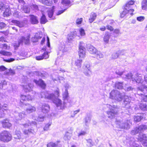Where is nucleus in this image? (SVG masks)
Segmentation results:
<instances>
[{"mask_svg": "<svg viewBox=\"0 0 147 147\" xmlns=\"http://www.w3.org/2000/svg\"><path fill=\"white\" fill-rule=\"evenodd\" d=\"M110 97L111 98L115 99L118 101H120L124 98L122 104V106L127 109L130 108V100L127 96H125L124 93H121L117 90H113L110 93Z\"/></svg>", "mask_w": 147, "mask_h": 147, "instance_id": "nucleus-1", "label": "nucleus"}, {"mask_svg": "<svg viewBox=\"0 0 147 147\" xmlns=\"http://www.w3.org/2000/svg\"><path fill=\"white\" fill-rule=\"evenodd\" d=\"M22 125L25 128L29 126L31 127V128L28 129H24L23 130V132L25 135H28L30 134H36L37 131V123L35 121H30L29 120H28L26 123Z\"/></svg>", "mask_w": 147, "mask_h": 147, "instance_id": "nucleus-2", "label": "nucleus"}, {"mask_svg": "<svg viewBox=\"0 0 147 147\" xmlns=\"http://www.w3.org/2000/svg\"><path fill=\"white\" fill-rule=\"evenodd\" d=\"M109 108V111H107L108 117L110 119L114 118L115 116L117 115L120 109L117 105L111 106L107 104L106 105Z\"/></svg>", "mask_w": 147, "mask_h": 147, "instance_id": "nucleus-3", "label": "nucleus"}, {"mask_svg": "<svg viewBox=\"0 0 147 147\" xmlns=\"http://www.w3.org/2000/svg\"><path fill=\"white\" fill-rule=\"evenodd\" d=\"M135 78H132V81L133 82H134V83H138L139 84H141L142 86L141 87H139L138 88L139 89V91L138 92L139 93L140 91H143L144 90V89L143 88V86H145V85H144L143 84H142V83L144 81L142 80V77L141 74H136L135 75Z\"/></svg>", "mask_w": 147, "mask_h": 147, "instance_id": "nucleus-4", "label": "nucleus"}, {"mask_svg": "<svg viewBox=\"0 0 147 147\" xmlns=\"http://www.w3.org/2000/svg\"><path fill=\"white\" fill-rule=\"evenodd\" d=\"M12 138L11 134L7 131H4L0 134V140L4 142H8Z\"/></svg>", "mask_w": 147, "mask_h": 147, "instance_id": "nucleus-5", "label": "nucleus"}, {"mask_svg": "<svg viewBox=\"0 0 147 147\" xmlns=\"http://www.w3.org/2000/svg\"><path fill=\"white\" fill-rule=\"evenodd\" d=\"M147 129V125H141L138 127H136L131 132V134L132 135H136L138 133H142Z\"/></svg>", "mask_w": 147, "mask_h": 147, "instance_id": "nucleus-6", "label": "nucleus"}, {"mask_svg": "<svg viewBox=\"0 0 147 147\" xmlns=\"http://www.w3.org/2000/svg\"><path fill=\"white\" fill-rule=\"evenodd\" d=\"M130 121L127 120L123 122H121L120 121L118 120L116 121L115 123L117 128L122 129H127L129 127Z\"/></svg>", "mask_w": 147, "mask_h": 147, "instance_id": "nucleus-7", "label": "nucleus"}, {"mask_svg": "<svg viewBox=\"0 0 147 147\" xmlns=\"http://www.w3.org/2000/svg\"><path fill=\"white\" fill-rule=\"evenodd\" d=\"M40 96L42 98H44L52 100H54L55 99V96L54 94H49L46 91L41 92Z\"/></svg>", "mask_w": 147, "mask_h": 147, "instance_id": "nucleus-8", "label": "nucleus"}, {"mask_svg": "<svg viewBox=\"0 0 147 147\" xmlns=\"http://www.w3.org/2000/svg\"><path fill=\"white\" fill-rule=\"evenodd\" d=\"M86 49L84 46V43L83 42H80L79 54L80 58L84 57L85 55Z\"/></svg>", "mask_w": 147, "mask_h": 147, "instance_id": "nucleus-9", "label": "nucleus"}, {"mask_svg": "<svg viewBox=\"0 0 147 147\" xmlns=\"http://www.w3.org/2000/svg\"><path fill=\"white\" fill-rule=\"evenodd\" d=\"M83 68L84 69L83 73L84 74L87 76H90L91 71L89 63H85L84 66L83 67Z\"/></svg>", "mask_w": 147, "mask_h": 147, "instance_id": "nucleus-10", "label": "nucleus"}, {"mask_svg": "<svg viewBox=\"0 0 147 147\" xmlns=\"http://www.w3.org/2000/svg\"><path fill=\"white\" fill-rule=\"evenodd\" d=\"M70 2L69 0H62L61 3L64 6H65V9L63 10H61L58 11L56 13L57 15H59L63 13L69 7V5L70 4Z\"/></svg>", "mask_w": 147, "mask_h": 147, "instance_id": "nucleus-11", "label": "nucleus"}, {"mask_svg": "<svg viewBox=\"0 0 147 147\" xmlns=\"http://www.w3.org/2000/svg\"><path fill=\"white\" fill-rule=\"evenodd\" d=\"M40 107L42 112L44 113H47L50 109L49 105L45 103H41Z\"/></svg>", "mask_w": 147, "mask_h": 147, "instance_id": "nucleus-12", "label": "nucleus"}, {"mask_svg": "<svg viewBox=\"0 0 147 147\" xmlns=\"http://www.w3.org/2000/svg\"><path fill=\"white\" fill-rule=\"evenodd\" d=\"M24 108L26 112L28 113H32L35 112L36 110V108L34 106L29 104L25 105Z\"/></svg>", "mask_w": 147, "mask_h": 147, "instance_id": "nucleus-13", "label": "nucleus"}, {"mask_svg": "<svg viewBox=\"0 0 147 147\" xmlns=\"http://www.w3.org/2000/svg\"><path fill=\"white\" fill-rule=\"evenodd\" d=\"M50 52H49L46 51L44 52V53L42 55H40L35 57L36 59L37 60H40L43 59H46L49 58V55L48 53H50Z\"/></svg>", "mask_w": 147, "mask_h": 147, "instance_id": "nucleus-14", "label": "nucleus"}, {"mask_svg": "<svg viewBox=\"0 0 147 147\" xmlns=\"http://www.w3.org/2000/svg\"><path fill=\"white\" fill-rule=\"evenodd\" d=\"M14 115L15 118L17 120H21L26 116V114L24 113H18L16 112L14 113Z\"/></svg>", "mask_w": 147, "mask_h": 147, "instance_id": "nucleus-15", "label": "nucleus"}, {"mask_svg": "<svg viewBox=\"0 0 147 147\" xmlns=\"http://www.w3.org/2000/svg\"><path fill=\"white\" fill-rule=\"evenodd\" d=\"M30 34H28L26 37L22 36L19 39L22 44L24 42L25 44H28L30 43Z\"/></svg>", "mask_w": 147, "mask_h": 147, "instance_id": "nucleus-16", "label": "nucleus"}, {"mask_svg": "<svg viewBox=\"0 0 147 147\" xmlns=\"http://www.w3.org/2000/svg\"><path fill=\"white\" fill-rule=\"evenodd\" d=\"M77 36L76 31L71 32L68 35L67 39L69 42H70Z\"/></svg>", "mask_w": 147, "mask_h": 147, "instance_id": "nucleus-17", "label": "nucleus"}, {"mask_svg": "<svg viewBox=\"0 0 147 147\" xmlns=\"http://www.w3.org/2000/svg\"><path fill=\"white\" fill-rule=\"evenodd\" d=\"M30 17V23L33 24H37L38 23V19L37 17L34 15H31L29 16Z\"/></svg>", "mask_w": 147, "mask_h": 147, "instance_id": "nucleus-18", "label": "nucleus"}, {"mask_svg": "<svg viewBox=\"0 0 147 147\" xmlns=\"http://www.w3.org/2000/svg\"><path fill=\"white\" fill-rule=\"evenodd\" d=\"M124 10L121 13V18L123 17L127 13H130V12H132L134 11V9H129V8H127V7H124Z\"/></svg>", "mask_w": 147, "mask_h": 147, "instance_id": "nucleus-19", "label": "nucleus"}, {"mask_svg": "<svg viewBox=\"0 0 147 147\" xmlns=\"http://www.w3.org/2000/svg\"><path fill=\"white\" fill-rule=\"evenodd\" d=\"M23 86L24 91L26 92H28L32 90L34 85L33 84L29 83L27 85H23Z\"/></svg>", "mask_w": 147, "mask_h": 147, "instance_id": "nucleus-20", "label": "nucleus"}, {"mask_svg": "<svg viewBox=\"0 0 147 147\" xmlns=\"http://www.w3.org/2000/svg\"><path fill=\"white\" fill-rule=\"evenodd\" d=\"M87 49L89 52L92 54H94L97 51L96 49L90 44L87 45Z\"/></svg>", "mask_w": 147, "mask_h": 147, "instance_id": "nucleus-21", "label": "nucleus"}, {"mask_svg": "<svg viewBox=\"0 0 147 147\" xmlns=\"http://www.w3.org/2000/svg\"><path fill=\"white\" fill-rule=\"evenodd\" d=\"M34 81L36 84L40 86L42 88H45L46 86L45 84L42 80L40 79L38 81L34 80Z\"/></svg>", "mask_w": 147, "mask_h": 147, "instance_id": "nucleus-22", "label": "nucleus"}, {"mask_svg": "<svg viewBox=\"0 0 147 147\" xmlns=\"http://www.w3.org/2000/svg\"><path fill=\"white\" fill-rule=\"evenodd\" d=\"M63 98L64 99V105L65 106L67 105V104H66V101H67L68 99L69 95L68 90H65V92L63 95Z\"/></svg>", "mask_w": 147, "mask_h": 147, "instance_id": "nucleus-23", "label": "nucleus"}, {"mask_svg": "<svg viewBox=\"0 0 147 147\" xmlns=\"http://www.w3.org/2000/svg\"><path fill=\"white\" fill-rule=\"evenodd\" d=\"M32 98L31 96L28 95L27 96H26L24 95H22L20 97V101H21L22 100L23 101H30L32 100Z\"/></svg>", "mask_w": 147, "mask_h": 147, "instance_id": "nucleus-24", "label": "nucleus"}, {"mask_svg": "<svg viewBox=\"0 0 147 147\" xmlns=\"http://www.w3.org/2000/svg\"><path fill=\"white\" fill-rule=\"evenodd\" d=\"M40 2L47 6L51 5L53 3L52 0H37Z\"/></svg>", "mask_w": 147, "mask_h": 147, "instance_id": "nucleus-25", "label": "nucleus"}, {"mask_svg": "<svg viewBox=\"0 0 147 147\" xmlns=\"http://www.w3.org/2000/svg\"><path fill=\"white\" fill-rule=\"evenodd\" d=\"M5 9V10L3 13L4 16L8 17L11 14V11L9 6L8 5H6Z\"/></svg>", "mask_w": 147, "mask_h": 147, "instance_id": "nucleus-26", "label": "nucleus"}, {"mask_svg": "<svg viewBox=\"0 0 147 147\" xmlns=\"http://www.w3.org/2000/svg\"><path fill=\"white\" fill-rule=\"evenodd\" d=\"M138 139L140 142H143L147 139V137L145 134L140 133L139 135Z\"/></svg>", "mask_w": 147, "mask_h": 147, "instance_id": "nucleus-27", "label": "nucleus"}, {"mask_svg": "<svg viewBox=\"0 0 147 147\" xmlns=\"http://www.w3.org/2000/svg\"><path fill=\"white\" fill-rule=\"evenodd\" d=\"M11 22L19 26L20 28L24 26L22 22L16 20H13L11 21Z\"/></svg>", "mask_w": 147, "mask_h": 147, "instance_id": "nucleus-28", "label": "nucleus"}, {"mask_svg": "<svg viewBox=\"0 0 147 147\" xmlns=\"http://www.w3.org/2000/svg\"><path fill=\"white\" fill-rule=\"evenodd\" d=\"M142 115V114L140 113L135 116L134 121L137 122L140 121L143 118Z\"/></svg>", "mask_w": 147, "mask_h": 147, "instance_id": "nucleus-29", "label": "nucleus"}, {"mask_svg": "<svg viewBox=\"0 0 147 147\" xmlns=\"http://www.w3.org/2000/svg\"><path fill=\"white\" fill-rule=\"evenodd\" d=\"M3 126L4 127L10 128L11 126V124L7 121H4L2 122Z\"/></svg>", "mask_w": 147, "mask_h": 147, "instance_id": "nucleus-30", "label": "nucleus"}, {"mask_svg": "<svg viewBox=\"0 0 147 147\" xmlns=\"http://www.w3.org/2000/svg\"><path fill=\"white\" fill-rule=\"evenodd\" d=\"M22 11L25 13H29L30 11V9L27 6H23L22 8Z\"/></svg>", "mask_w": 147, "mask_h": 147, "instance_id": "nucleus-31", "label": "nucleus"}, {"mask_svg": "<svg viewBox=\"0 0 147 147\" xmlns=\"http://www.w3.org/2000/svg\"><path fill=\"white\" fill-rule=\"evenodd\" d=\"M96 17V15L95 13H92L90 16V18L89 20V22L90 23H92L95 19Z\"/></svg>", "mask_w": 147, "mask_h": 147, "instance_id": "nucleus-32", "label": "nucleus"}, {"mask_svg": "<svg viewBox=\"0 0 147 147\" xmlns=\"http://www.w3.org/2000/svg\"><path fill=\"white\" fill-rule=\"evenodd\" d=\"M94 54L98 59L103 58L104 57V55L102 53L99 51H97Z\"/></svg>", "mask_w": 147, "mask_h": 147, "instance_id": "nucleus-33", "label": "nucleus"}, {"mask_svg": "<svg viewBox=\"0 0 147 147\" xmlns=\"http://www.w3.org/2000/svg\"><path fill=\"white\" fill-rule=\"evenodd\" d=\"M123 82H117L115 83V87L119 89H121L123 88Z\"/></svg>", "mask_w": 147, "mask_h": 147, "instance_id": "nucleus-34", "label": "nucleus"}, {"mask_svg": "<svg viewBox=\"0 0 147 147\" xmlns=\"http://www.w3.org/2000/svg\"><path fill=\"white\" fill-rule=\"evenodd\" d=\"M110 37V34L108 32L106 33L104 38V40L105 42L107 43L109 41V39Z\"/></svg>", "mask_w": 147, "mask_h": 147, "instance_id": "nucleus-35", "label": "nucleus"}, {"mask_svg": "<svg viewBox=\"0 0 147 147\" xmlns=\"http://www.w3.org/2000/svg\"><path fill=\"white\" fill-rule=\"evenodd\" d=\"M140 109L143 111H147V104L141 103L139 105Z\"/></svg>", "mask_w": 147, "mask_h": 147, "instance_id": "nucleus-36", "label": "nucleus"}, {"mask_svg": "<svg viewBox=\"0 0 147 147\" xmlns=\"http://www.w3.org/2000/svg\"><path fill=\"white\" fill-rule=\"evenodd\" d=\"M47 20L45 15L43 14L40 19V22L42 24H45L47 22Z\"/></svg>", "mask_w": 147, "mask_h": 147, "instance_id": "nucleus-37", "label": "nucleus"}, {"mask_svg": "<svg viewBox=\"0 0 147 147\" xmlns=\"http://www.w3.org/2000/svg\"><path fill=\"white\" fill-rule=\"evenodd\" d=\"M71 133L68 132H67L66 133L63 138L65 140H69L71 138Z\"/></svg>", "mask_w": 147, "mask_h": 147, "instance_id": "nucleus-38", "label": "nucleus"}, {"mask_svg": "<svg viewBox=\"0 0 147 147\" xmlns=\"http://www.w3.org/2000/svg\"><path fill=\"white\" fill-rule=\"evenodd\" d=\"M54 7L53 6L52 9H49L48 12V14L49 18H51L53 16L54 13Z\"/></svg>", "mask_w": 147, "mask_h": 147, "instance_id": "nucleus-39", "label": "nucleus"}, {"mask_svg": "<svg viewBox=\"0 0 147 147\" xmlns=\"http://www.w3.org/2000/svg\"><path fill=\"white\" fill-rule=\"evenodd\" d=\"M140 94L141 95L140 98L141 101L142 102H147V95H144L142 93H140Z\"/></svg>", "mask_w": 147, "mask_h": 147, "instance_id": "nucleus-40", "label": "nucleus"}, {"mask_svg": "<svg viewBox=\"0 0 147 147\" xmlns=\"http://www.w3.org/2000/svg\"><path fill=\"white\" fill-rule=\"evenodd\" d=\"M121 52V51H117L116 53H113L112 55V58L113 59L117 58L119 56V54Z\"/></svg>", "mask_w": 147, "mask_h": 147, "instance_id": "nucleus-41", "label": "nucleus"}, {"mask_svg": "<svg viewBox=\"0 0 147 147\" xmlns=\"http://www.w3.org/2000/svg\"><path fill=\"white\" fill-rule=\"evenodd\" d=\"M54 102L55 103L57 107L60 106L61 105V100L58 99H56L54 101Z\"/></svg>", "mask_w": 147, "mask_h": 147, "instance_id": "nucleus-42", "label": "nucleus"}, {"mask_svg": "<svg viewBox=\"0 0 147 147\" xmlns=\"http://www.w3.org/2000/svg\"><path fill=\"white\" fill-rule=\"evenodd\" d=\"M82 60H81L77 59L75 61V65L79 67H80L81 66Z\"/></svg>", "mask_w": 147, "mask_h": 147, "instance_id": "nucleus-43", "label": "nucleus"}, {"mask_svg": "<svg viewBox=\"0 0 147 147\" xmlns=\"http://www.w3.org/2000/svg\"><path fill=\"white\" fill-rule=\"evenodd\" d=\"M44 116L41 115H40L38 117L35 119L39 122H42L44 120Z\"/></svg>", "mask_w": 147, "mask_h": 147, "instance_id": "nucleus-44", "label": "nucleus"}, {"mask_svg": "<svg viewBox=\"0 0 147 147\" xmlns=\"http://www.w3.org/2000/svg\"><path fill=\"white\" fill-rule=\"evenodd\" d=\"M85 120V123L86 125H87L89 123L90 121L91 118L89 116H87L84 119Z\"/></svg>", "mask_w": 147, "mask_h": 147, "instance_id": "nucleus-45", "label": "nucleus"}, {"mask_svg": "<svg viewBox=\"0 0 147 147\" xmlns=\"http://www.w3.org/2000/svg\"><path fill=\"white\" fill-rule=\"evenodd\" d=\"M86 140L87 142V145L88 146L91 147L93 145V143L91 139H88Z\"/></svg>", "mask_w": 147, "mask_h": 147, "instance_id": "nucleus-46", "label": "nucleus"}, {"mask_svg": "<svg viewBox=\"0 0 147 147\" xmlns=\"http://www.w3.org/2000/svg\"><path fill=\"white\" fill-rule=\"evenodd\" d=\"M134 3V1H129L126 4L125 6L124 7L127 8H130V6L133 5Z\"/></svg>", "mask_w": 147, "mask_h": 147, "instance_id": "nucleus-47", "label": "nucleus"}, {"mask_svg": "<svg viewBox=\"0 0 147 147\" xmlns=\"http://www.w3.org/2000/svg\"><path fill=\"white\" fill-rule=\"evenodd\" d=\"M132 75L131 73H129L125 75H124V76H123V78H127L128 79H129L130 78H131V80H132V78H133L132 77Z\"/></svg>", "mask_w": 147, "mask_h": 147, "instance_id": "nucleus-48", "label": "nucleus"}, {"mask_svg": "<svg viewBox=\"0 0 147 147\" xmlns=\"http://www.w3.org/2000/svg\"><path fill=\"white\" fill-rule=\"evenodd\" d=\"M7 85V82L4 80H0V88H2L3 86Z\"/></svg>", "mask_w": 147, "mask_h": 147, "instance_id": "nucleus-49", "label": "nucleus"}, {"mask_svg": "<svg viewBox=\"0 0 147 147\" xmlns=\"http://www.w3.org/2000/svg\"><path fill=\"white\" fill-rule=\"evenodd\" d=\"M7 74L9 76L13 75L15 74V72L14 70H12L11 69H9V72H7Z\"/></svg>", "mask_w": 147, "mask_h": 147, "instance_id": "nucleus-50", "label": "nucleus"}, {"mask_svg": "<svg viewBox=\"0 0 147 147\" xmlns=\"http://www.w3.org/2000/svg\"><path fill=\"white\" fill-rule=\"evenodd\" d=\"M42 33H36L35 36L36 38L38 40L39 39H40L42 37Z\"/></svg>", "mask_w": 147, "mask_h": 147, "instance_id": "nucleus-51", "label": "nucleus"}, {"mask_svg": "<svg viewBox=\"0 0 147 147\" xmlns=\"http://www.w3.org/2000/svg\"><path fill=\"white\" fill-rule=\"evenodd\" d=\"M47 147H56L57 145L52 142H51L48 144L47 145Z\"/></svg>", "mask_w": 147, "mask_h": 147, "instance_id": "nucleus-52", "label": "nucleus"}, {"mask_svg": "<svg viewBox=\"0 0 147 147\" xmlns=\"http://www.w3.org/2000/svg\"><path fill=\"white\" fill-rule=\"evenodd\" d=\"M21 44H22L21 42L19 40L18 42H16L14 43L13 45L15 48H17Z\"/></svg>", "mask_w": 147, "mask_h": 147, "instance_id": "nucleus-53", "label": "nucleus"}, {"mask_svg": "<svg viewBox=\"0 0 147 147\" xmlns=\"http://www.w3.org/2000/svg\"><path fill=\"white\" fill-rule=\"evenodd\" d=\"M16 135H17L18 136L17 138L20 139L21 138V132L18 130H16L15 131Z\"/></svg>", "mask_w": 147, "mask_h": 147, "instance_id": "nucleus-54", "label": "nucleus"}, {"mask_svg": "<svg viewBox=\"0 0 147 147\" xmlns=\"http://www.w3.org/2000/svg\"><path fill=\"white\" fill-rule=\"evenodd\" d=\"M1 53L5 55L10 56L11 55V52L5 51H2Z\"/></svg>", "mask_w": 147, "mask_h": 147, "instance_id": "nucleus-55", "label": "nucleus"}, {"mask_svg": "<svg viewBox=\"0 0 147 147\" xmlns=\"http://www.w3.org/2000/svg\"><path fill=\"white\" fill-rule=\"evenodd\" d=\"M82 21V18H78L76 21V24L78 25L80 24Z\"/></svg>", "mask_w": 147, "mask_h": 147, "instance_id": "nucleus-56", "label": "nucleus"}, {"mask_svg": "<svg viewBox=\"0 0 147 147\" xmlns=\"http://www.w3.org/2000/svg\"><path fill=\"white\" fill-rule=\"evenodd\" d=\"M124 89L126 91H129L132 90L133 89V88H132V87L131 86H125L124 88Z\"/></svg>", "mask_w": 147, "mask_h": 147, "instance_id": "nucleus-57", "label": "nucleus"}, {"mask_svg": "<svg viewBox=\"0 0 147 147\" xmlns=\"http://www.w3.org/2000/svg\"><path fill=\"white\" fill-rule=\"evenodd\" d=\"M142 8L144 10H147V4L141 3Z\"/></svg>", "mask_w": 147, "mask_h": 147, "instance_id": "nucleus-58", "label": "nucleus"}, {"mask_svg": "<svg viewBox=\"0 0 147 147\" xmlns=\"http://www.w3.org/2000/svg\"><path fill=\"white\" fill-rule=\"evenodd\" d=\"M31 7L35 10H38V5L36 4H32V5Z\"/></svg>", "mask_w": 147, "mask_h": 147, "instance_id": "nucleus-59", "label": "nucleus"}, {"mask_svg": "<svg viewBox=\"0 0 147 147\" xmlns=\"http://www.w3.org/2000/svg\"><path fill=\"white\" fill-rule=\"evenodd\" d=\"M145 19L144 16H141L137 17V20L139 21L142 22Z\"/></svg>", "mask_w": 147, "mask_h": 147, "instance_id": "nucleus-60", "label": "nucleus"}, {"mask_svg": "<svg viewBox=\"0 0 147 147\" xmlns=\"http://www.w3.org/2000/svg\"><path fill=\"white\" fill-rule=\"evenodd\" d=\"M86 134V133L85 131H81L78 134V137H79L80 136H84Z\"/></svg>", "mask_w": 147, "mask_h": 147, "instance_id": "nucleus-61", "label": "nucleus"}, {"mask_svg": "<svg viewBox=\"0 0 147 147\" xmlns=\"http://www.w3.org/2000/svg\"><path fill=\"white\" fill-rule=\"evenodd\" d=\"M80 35L82 36H84L85 35V33L84 29L81 28L80 30Z\"/></svg>", "mask_w": 147, "mask_h": 147, "instance_id": "nucleus-62", "label": "nucleus"}, {"mask_svg": "<svg viewBox=\"0 0 147 147\" xmlns=\"http://www.w3.org/2000/svg\"><path fill=\"white\" fill-rule=\"evenodd\" d=\"M6 26V24L3 22L0 23V29H2L4 28Z\"/></svg>", "mask_w": 147, "mask_h": 147, "instance_id": "nucleus-63", "label": "nucleus"}, {"mask_svg": "<svg viewBox=\"0 0 147 147\" xmlns=\"http://www.w3.org/2000/svg\"><path fill=\"white\" fill-rule=\"evenodd\" d=\"M7 107L8 105L7 104H4L2 107L3 110L5 111L7 110L8 109Z\"/></svg>", "mask_w": 147, "mask_h": 147, "instance_id": "nucleus-64", "label": "nucleus"}]
</instances>
